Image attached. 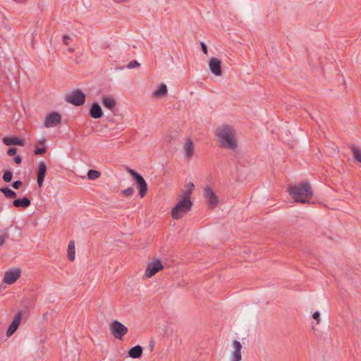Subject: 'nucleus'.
<instances>
[{"mask_svg": "<svg viewBox=\"0 0 361 361\" xmlns=\"http://www.w3.org/2000/svg\"><path fill=\"white\" fill-rule=\"evenodd\" d=\"M219 142L224 148L235 150L237 142L235 138V131L229 126H224L216 129L215 133Z\"/></svg>", "mask_w": 361, "mask_h": 361, "instance_id": "1", "label": "nucleus"}, {"mask_svg": "<svg viewBox=\"0 0 361 361\" xmlns=\"http://www.w3.org/2000/svg\"><path fill=\"white\" fill-rule=\"evenodd\" d=\"M288 191L296 202L306 203L312 197L313 192L308 183L290 185Z\"/></svg>", "mask_w": 361, "mask_h": 361, "instance_id": "2", "label": "nucleus"}, {"mask_svg": "<svg viewBox=\"0 0 361 361\" xmlns=\"http://www.w3.org/2000/svg\"><path fill=\"white\" fill-rule=\"evenodd\" d=\"M192 202L179 199L178 203L171 210V216L173 219H179L188 213L192 207Z\"/></svg>", "mask_w": 361, "mask_h": 361, "instance_id": "3", "label": "nucleus"}, {"mask_svg": "<svg viewBox=\"0 0 361 361\" xmlns=\"http://www.w3.org/2000/svg\"><path fill=\"white\" fill-rule=\"evenodd\" d=\"M128 172L130 173L134 178L137 185V188L139 190V194L140 197H145L147 194L148 187L144 178L139 173H137L133 169H128Z\"/></svg>", "mask_w": 361, "mask_h": 361, "instance_id": "4", "label": "nucleus"}, {"mask_svg": "<svg viewBox=\"0 0 361 361\" xmlns=\"http://www.w3.org/2000/svg\"><path fill=\"white\" fill-rule=\"evenodd\" d=\"M111 334L117 339L122 340L128 332V328L121 322L114 320L109 326Z\"/></svg>", "mask_w": 361, "mask_h": 361, "instance_id": "5", "label": "nucleus"}, {"mask_svg": "<svg viewBox=\"0 0 361 361\" xmlns=\"http://www.w3.org/2000/svg\"><path fill=\"white\" fill-rule=\"evenodd\" d=\"M66 100L75 106H81L85 103V95L82 90L77 89L68 95Z\"/></svg>", "mask_w": 361, "mask_h": 361, "instance_id": "6", "label": "nucleus"}, {"mask_svg": "<svg viewBox=\"0 0 361 361\" xmlns=\"http://www.w3.org/2000/svg\"><path fill=\"white\" fill-rule=\"evenodd\" d=\"M61 122V115L56 111H52L45 116L44 126L47 128H54L60 124Z\"/></svg>", "mask_w": 361, "mask_h": 361, "instance_id": "7", "label": "nucleus"}, {"mask_svg": "<svg viewBox=\"0 0 361 361\" xmlns=\"http://www.w3.org/2000/svg\"><path fill=\"white\" fill-rule=\"evenodd\" d=\"M203 195L210 207L214 208L217 206L219 202L218 197L209 186L204 188Z\"/></svg>", "mask_w": 361, "mask_h": 361, "instance_id": "8", "label": "nucleus"}, {"mask_svg": "<svg viewBox=\"0 0 361 361\" xmlns=\"http://www.w3.org/2000/svg\"><path fill=\"white\" fill-rule=\"evenodd\" d=\"M20 274L21 271L20 269L6 271L4 274V282L6 284L11 285L20 277Z\"/></svg>", "mask_w": 361, "mask_h": 361, "instance_id": "9", "label": "nucleus"}, {"mask_svg": "<svg viewBox=\"0 0 361 361\" xmlns=\"http://www.w3.org/2000/svg\"><path fill=\"white\" fill-rule=\"evenodd\" d=\"M164 268L160 260L157 259L154 262L150 263L147 265L145 275L147 278H150L154 276L159 271Z\"/></svg>", "mask_w": 361, "mask_h": 361, "instance_id": "10", "label": "nucleus"}, {"mask_svg": "<svg viewBox=\"0 0 361 361\" xmlns=\"http://www.w3.org/2000/svg\"><path fill=\"white\" fill-rule=\"evenodd\" d=\"M47 173V165L44 161H40L37 165V183L39 188L43 185Z\"/></svg>", "mask_w": 361, "mask_h": 361, "instance_id": "11", "label": "nucleus"}, {"mask_svg": "<svg viewBox=\"0 0 361 361\" xmlns=\"http://www.w3.org/2000/svg\"><path fill=\"white\" fill-rule=\"evenodd\" d=\"M221 61L216 58L212 57L209 61V68L210 71L216 76L221 75Z\"/></svg>", "mask_w": 361, "mask_h": 361, "instance_id": "12", "label": "nucleus"}, {"mask_svg": "<svg viewBox=\"0 0 361 361\" xmlns=\"http://www.w3.org/2000/svg\"><path fill=\"white\" fill-rule=\"evenodd\" d=\"M21 317L22 314L20 312L15 314L11 324L9 325L6 331V335L8 336H11L17 330L20 323Z\"/></svg>", "mask_w": 361, "mask_h": 361, "instance_id": "13", "label": "nucleus"}, {"mask_svg": "<svg viewBox=\"0 0 361 361\" xmlns=\"http://www.w3.org/2000/svg\"><path fill=\"white\" fill-rule=\"evenodd\" d=\"M233 350L232 352V361H241L242 345L240 341L234 340L233 341Z\"/></svg>", "mask_w": 361, "mask_h": 361, "instance_id": "14", "label": "nucleus"}, {"mask_svg": "<svg viewBox=\"0 0 361 361\" xmlns=\"http://www.w3.org/2000/svg\"><path fill=\"white\" fill-rule=\"evenodd\" d=\"M183 149L185 153V157L187 159H190L193 154L195 151V146L192 141L190 139H188L184 145Z\"/></svg>", "mask_w": 361, "mask_h": 361, "instance_id": "15", "label": "nucleus"}, {"mask_svg": "<svg viewBox=\"0 0 361 361\" xmlns=\"http://www.w3.org/2000/svg\"><path fill=\"white\" fill-rule=\"evenodd\" d=\"M90 114L93 118H99L102 116L103 111L99 104L94 102L91 106Z\"/></svg>", "mask_w": 361, "mask_h": 361, "instance_id": "16", "label": "nucleus"}, {"mask_svg": "<svg viewBox=\"0 0 361 361\" xmlns=\"http://www.w3.org/2000/svg\"><path fill=\"white\" fill-rule=\"evenodd\" d=\"M30 200L27 197L23 198H18L13 200V204L16 207L26 208L30 205Z\"/></svg>", "mask_w": 361, "mask_h": 361, "instance_id": "17", "label": "nucleus"}, {"mask_svg": "<svg viewBox=\"0 0 361 361\" xmlns=\"http://www.w3.org/2000/svg\"><path fill=\"white\" fill-rule=\"evenodd\" d=\"M142 354V348L137 345L128 350V355L132 358H139Z\"/></svg>", "mask_w": 361, "mask_h": 361, "instance_id": "18", "label": "nucleus"}, {"mask_svg": "<svg viewBox=\"0 0 361 361\" xmlns=\"http://www.w3.org/2000/svg\"><path fill=\"white\" fill-rule=\"evenodd\" d=\"M4 142L5 145H23V141L18 137H11L4 140Z\"/></svg>", "mask_w": 361, "mask_h": 361, "instance_id": "19", "label": "nucleus"}, {"mask_svg": "<svg viewBox=\"0 0 361 361\" xmlns=\"http://www.w3.org/2000/svg\"><path fill=\"white\" fill-rule=\"evenodd\" d=\"M102 103L104 107L109 109V110H113L116 106V102L111 97H103Z\"/></svg>", "mask_w": 361, "mask_h": 361, "instance_id": "20", "label": "nucleus"}, {"mask_svg": "<svg viewBox=\"0 0 361 361\" xmlns=\"http://www.w3.org/2000/svg\"><path fill=\"white\" fill-rule=\"evenodd\" d=\"M186 190H183L180 199L185 200H190V195L194 188L193 183H188L186 185Z\"/></svg>", "mask_w": 361, "mask_h": 361, "instance_id": "21", "label": "nucleus"}, {"mask_svg": "<svg viewBox=\"0 0 361 361\" xmlns=\"http://www.w3.org/2000/svg\"><path fill=\"white\" fill-rule=\"evenodd\" d=\"M67 256L71 262L75 259V242L73 240H70L68 243Z\"/></svg>", "mask_w": 361, "mask_h": 361, "instance_id": "22", "label": "nucleus"}, {"mask_svg": "<svg viewBox=\"0 0 361 361\" xmlns=\"http://www.w3.org/2000/svg\"><path fill=\"white\" fill-rule=\"evenodd\" d=\"M0 191L4 193L6 198L12 199L17 196V194L15 191L7 187L0 188Z\"/></svg>", "mask_w": 361, "mask_h": 361, "instance_id": "23", "label": "nucleus"}, {"mask_svg": "<svg viewBox=\"0 0 361 361\" xmlns=\"http://www.w3.org/2000/svg\"><path fill=\"white\" fill-rule=\"evenodd\" d=\"M167 93V87L165 84L160 85L159 88L154 92V96L157 98L161 97Z\"/></svg>", "mask_w": 361, "mask_h": 361, "instance_id": "24", "label": "nucleus"}, {"mask_svg": "<svg viewBox=\"0 0 361 361\" xmlns=\"http://www.w3.org/2000/svg\"><path fill=\"white\" fill-rule=\"evenodd\" d=\"M100 176H101V172L99 171H97V170H94V169H90L87 171V178L91 180H95V179L99 178Z\"/></svg>", "mask_w": 361, "mask_h": 361, "instance_id": "25", "label": "nucleus"}, {"mask_svg": "<svg viewBox=\"0 0 361 361\" xmlns=\"http://www.w3.org/2000/svg\"><path fill=\"white\" fill-rule=\"evenodd\" d=\"M351 149L354 159L358 162H361V150L355 146H353Z\"/></svg>", "mask_w": 361, "mask_h": 361, "instance_id": "26", "label": "nucleus"}, {"mask_svg": "<svg viewBox=\"0 0 361 361\" xmlns=\"http://www.w3.org/2000/svg\"><path fill=\"white\" fill-rule=\"evenodd\" d=\"M13 178V173L11 171H5L3 174V180L6 183L11 181Z\"/></svg>", "mask_w": 361, "mask_h": 361, "instance_id": "27", "label": "nucleus"}, {"mask_svg": "<svg viewBox=\"0 0 361 361\" xmlns=\"http://www.w3.org/2000/svg\"><path fill=\"white\" fill-rule=\"evenodd\" d=\"M122 193L126 197H130L132 196L134 193V190L132 188H128L122 191Z\"/></svg>", "mask_w": 361, "mask_h": 361, "instance_id": "28", "label": "nucleus"}, {"mask_svg": "<svg viewBox=\"0 0 361 361\" xmlns=\"http://www.w3.org/2000/svg\"><path fill=\"white\" fill-rule=\"evenodd\" d=\"M140 64L135 60L131 61L127 65V68L129 69L134 68L135 67H139Z\"/></svg>", "mask_w": 361, "mask_h": 361, "instance_id": "29", "label": "nucleus"}, {"mask_svg": "<svg viewBox=\"0 0 361 361\" xmlns=\"http://www.w3.org/2000/svg\"><path fill=\"white\" fill-rule=\"evenodd\" d=\"M47 149L45 147H37L34 151L35 155L43 154L46 153Z\"/></svg>", "mask_w": 361, "mask_h": 361, "instance_id": "30", "label": "nucleus"}, {"mask_svg": "<svg viewBox=\"0 0 361 361\" xmlns=\"http://www.w3.org/2000/svg\"><path fill=\"white\" fill-rule=\"evenodd\" d=\"M8 238V235L6 233H0V247L4 245L6 238Z\"/></svg>", "mask_w": 361, "mask_h": 361, "instance_id": "31", "label": "nucleus"}, {"mask_svg": "<svg viewBox=\"0 0 361 361\" xmlns=\"http://www.w3.org/2000/svg\"><path fill=\"white\" fill-rule=\"evenodd\" d=\"M23 185V182L21 180H16L14 181L13 183H12V187L16 189V190H18L19 189L21 186Z\"/></svg>", "mask_w": 361, "mask_h": 361, "instance_id": "32", "label": "nucleus"}, {"mask_svg": "<svg viewBox=\"0 0 361 361\" xmlns=\"http://www.w3.org/2000/svg\"><path fill=\"white\" fill-rule=\"evenodd\" d=\"M17 149L15 147H11L7 150V154L12 157L16 154Z\"/></svg>", "mask_w": 361, "mask_h": 361, "instance_id": "33", "label": "nucleus"}, {"mask_svg": "<svg viewBox=\"0 0 361 361\" xmlns=\"http://www.w3.org/2000/svg\"><path fill=\"white\" fill-rule=\"evenodd\" d=\"M312 317L317 321V324H319L320 322V314L318 311L314 312Z\"/></svg>", "mask_w": 361, "mask_h": 361, "instance_id": "34", "label": "nucleus"}, {"mask_svg": "<svg viewBox=\"0 0 361 361\" xmlns=\"http://www.w3.org/2000/svg\"><path fill=\"white\" fill-rule=\"evenodd\" d=\"M71 41V39L70 37L67 36V35H63V42L68 45L69 44L70 42Z\"/></svg>", "mask_w": 361, "mask_h": 361, "instance_id": "35", "label": "nucleus"}, {"mask_svg": "<svg viewBox=\"0 0 361 361\" xmlns=\"http://www.w3.org/2000/svg\"><path fill=\"white\" fill-rule=\"evenodd\" d=\"M200 45H201V48H202V51L205 54H207V45L204 42H201Z\"/></svg>", "mask_w": 361, "mask_h": 361, "instance_id": "36", "label": "nucleus"}, {"mask_svg": "<svg viewBox=\"0 0 361 361\" xmlns=\"http://www.w3.org/2000/svg\"><path fill=\"white\" fill-rule=\"evenodd\" d=\"M14 161L18 164H20L21 162H22V157L20 156H16L15 158H14Z\"/></svg>", "mask_w": 361, "mask_h": 361, "instance_id": "37", "label": "nucleus"}, {"mask_svg": "<svg viewBox=\"0 0 361 361\" xmlns=\"http://www.w3.org/2000/svg\"><path fill=\"white\" fill-rule=\"evenodd\" d=\"M14 1L17 2V3H25L27 1V0H13Z\"/></svg>", "mask_w": 361, "mask_h": 361, "instance_id": "38", "label": "nucleus"}, {"mask_svg": "<svg viewBox=\"0 0 361 361\" xmlns=\"http://www.w3.org/2000/svg\"><path fill=\"white\" fill-rule=\"evenodd\" d=\"M153 347H154V344H152V345H150V348H152Z\"/></svg>", "mask_w": 361, "mask_h": 361, "instance_id": "39", "label": "nucleus"}]
</instances>
